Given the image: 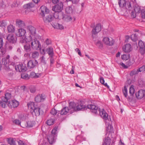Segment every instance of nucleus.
I'll use <instances>...</instances> for the list:
<instances>
[{"label": "nucleus", "instance_id": "obj_16", "mask_svg": "<svg viewBox=\"0 0 145 145\" xmlns=\"http://www.w3.org/2000/svg\"><path fill=\"white\" fill-rule=\"evenodd\" d=\"M46 97L44 95L41 94L37 95L35 98V101L37 103L43 101L45 99Z\"/></svg>", "mask_w": 145, "mask_h": 145}, {"label": "nucleus", "instance_id": "obj_51", "mask_svg": "<svg viewBox=\"0 0 145 145\" xmlns=\"http://www.w3.org/2000/svg\"><path fill=\"white\" fill-rule=\"evenodd\" d=\"M134 10L135 12L137 13H139L140 12V8L139 7H135L134 9Z\"/></svg>", "mask_w": 145, "mask_h": 145}, {"label": "nucleus", "instance_id": "obj_26", "mask_svg": "<svg viewBox=\"0 0 145 145\" xmlns=\"http://www.w3.org/2000/svg\"><path fill=\"white\" fill-rule=\"evenodd\" d=\"M111 140L109 137L105 138V140L103 142V145H110Z\"/></svg>", "mask_w": 145, "mask_h": 145}, {"label": "nucleus", "instance_id": "obj_3", "mask_svg": "<svg viewBox=\"0 0 145 145\" xmlns=\"http://www.w3.org/2000/svg\"><path fill=\"white\" fill-rule=\"evenodd\" d=\"M75 103L74 102H70L69 103V107H65L60 111H58V113L61 115H65L68 112L72 113L75 110Z\"/></svg>", "mask_w": 145, "mask_h": 145}, {"label": "nucleus", "instance_id": "obj_45", "mask_svg": "<svg viewBox=\"0 0 145 145\" xmlns=\"http://www.w3.org/2000/svg\"><path fill=\"white\" fill-rule=\"evenodd\" d=\"M9 60L5 58L3 59H2V63L6 66H7V64Z\"/></svg>", "mask_w": 145, "mask_h": 145}, {"label": "nucleus", "instance_id": "obj_44", "mask_svg": "<svg viewBox=\"0 0 145 145\" xmlns=\"http://www.w3.org/2000/svg\"><path fill=\"white\" fill-rule=\"evenodd\" d=\"M121 57L122 59L124 60H128L129 58V55L126 54H123L121 56Z\"/></svg>", "mask_w": 145, "mask_h": 145}, {"label": "nucleus", "instance_id": "obj_43", "mask_svg": "<svg viewBox=\"0 0 145 145\" xmlns=\"http://www.w3.org/2000/svg\"><path fill=\"white\" fill-rule=\"evenodd\" d=\"M135 89L132 86H131L129 88V92L130 94H131V96H132L133 95L134 93Z\"/></svg>", "mask_w": 145, "mask_h": 145}, {"label": "nucleus", "instance_id": "obj_38", "mask_svg": "<svg viewBox=\"0 0 145 145\" xmlns=\"http://www.w3.org/2000/svg\"><path fill=\"white\" fill-rule=\"evenodd\" d=\"M138 46L139 48H145V45L142 40H139L138 42Z\"/></svg>", "mask_w": 145, "mask_h": 145}, {"label": "nucleus", "instance_id": "obj_25", "mask_svg": "<svg viewBox=\"0 0 145 145\" xmlns=\"http://www.w3.org/2000/svg\"><path fill=\"white\" fill-rule=\"evenodd\" d=\"M16 25L20 27H24L25 26V24L24 22L21 20H18L16 23Z\"/></svg>", "mask_w": 145, "mask_h": 145}, {"label": "nucleus", "instance_id": "obj_54", "mask_svg": "<svg viewBox=\"0 0 145 145\" xmlns=\"http://www.w3.org/2000/svg\"><path fill=\"white\" fill-rule=\"evenodd\" d=\"M141 16L142 18L145 19V10L141 11Z\"/></svg>", "mask_w": 145, "mask_h": 145}, {"label": "nucleus", "instance_id": "obj_29", "mask_svg": "<svg viewBox=\"0 0 145 145\" xmlns=\"http://www.w3.org/2000/svg\"><path fill=\"white\" fill-rule=\"evenodd\" d=\"M24 50L27 52H30L31 50L30 44H26L24 46Z\"/></svg>", "mask_w": 145, "mask_h": 145}, {"label": "nucleus", "instance_id": "obj_11", "mask_svg": "<svg viewBox=\"0 0 145 145\" xmlns=\"http://www.w3.org/2000/svg\"><path fill=\"white\" fill-rule=\"evenodd\" d=\"M7 39L9 42L13 44L16 43L17 40L16 37L12 34H9L7 37Z\"/></svg>", "mask_w": 145, "mask_h": 145}, {"label": "nucleus", "instance_id": "obj_36", "mask_svg": "<svg viewBox=\"0 0 145 145\" xmlns=\"http://www.w3.org/2000/svg\"><path fill=\"white\" fill-rule=\"evenodd\" d=\"M96 45L99 48L101 49L103 47V44L101 41H97L96 43Z\"/></svg>", "mask_w": 145, "mask_h": 145}, {"label": "nucleus", "instance_id": "obj_58", "mask_svg": "<svg viewBox=\"0 0 145 145\" xmlns=\"http://www.w3.org/2000/svg\"><path fill=\"white\" fill-rule=\"evenodd\" d=\"M3 42L2 38L1 37L0 38V49L3 46Z\"/></svg>", "mask_w": 145, "mask_h": 145}, {"label": "nucleus", "instance_id": "obj_35", "mask_svg": "<svg viewBox=\"0 0 145 145\" xmlns=\"http://www.w3.org/2000/svg\"><path fill=\"white\" fill-rule=\"evenodd\" d=\"M27 126L29 127H32L35 125V122L33 121H28L27 122Z\"/></svg>", "mask_w": 145, "mask_h": 145}, {"label": "nucleus", "instance_id": "obj_55", "mask_svg": "<svg viewBox=\"0 0 145 145\" xmlns=\"http://www.w3.org/2000/svg\"><path fill=\"white\" fill-rule=\"evenodd\" d=\"M28 37L27 36H25V37ZM25 39H23V38H22L20 40V42L22 43H24L25 42H28L26 40H27V39H26V38L25 37Z\"/></svg>", "mask_w": 145, "mask_h": 145}, {"label": "nucleus", "instance_id": "obj_4", "mask_svg": "<svg viewBox=\"0 0 145 145\" xmlns=\"http://www.w3.org/2000/svg\"><path fill=\"white\" fill-rule=\"evenodd\" d=\"M118 4L120 7L124 9L130 10L132 9L131 3L130 2H126L125 0H118Z\"/></svg>", "mask_w": 145, "mask_h": 145}, {"label": "nucleus", "instance_id": "obj_30", "mask_svg": "<svg viewBox=\"0 0 145 145\" xmlns=\"http://www.w3.org/2000/svg\"><path fill=\"white\" fill-rule=\"evenodd\" d=\"M139 72V71L138 69H134L131 72L130 75L131 76H133L137 74Z\"/></svg>", "mask_w": 145, "mask_h": 145}, {"label": "nucleus", "instance_id": "obj_19", "mask_svg": "<svg viewBox=\"0 0 145 145\" xmlns=\"http://www.w3.org/2000/svg\"><path fill=\"white\" fill-rule=\"evenodd\" d=\"M26 33V30L23 28H20L18 29L16 33V35L19 37L24 36Z\"/></svg>", "mask_w": 145, "mask_h": 145}, {"label": "nucleus", "instance_id": "obj_47", "mask_svg": "<svg viewBox=\"0 0 145 145\" xmlns=\"http://www.w3.org/2000/svg\"><path fill=\"white\" fill-rule=\"evenodd\" d=\"M57 128L55 127L52 130V134L51 135H53L54 136L56 135L57 134Z\"/></svg>", "mask_w": 145, "mask_h": 145}, {"label": "nucleus", "instance_id": "obj_42", "mask_svg": "<svg viewBox=\"0 0 145 145\" xmlns=\"http://www.w3.org/2000/svg\"><path fill=\"white\" fill-rule=\"evenodd\" d=\"M7 104L6 103H4L3 102L0 101V106L1 107L5 108Z\"/></svg>", "mask_w": 145, "mask_h": 145}, {"label": "nucleus", "instance_id": "obj_53", "mask_svg": "<svg viewBox=\"0 0 145 145\" xmlns=\"http://www.w3.org/2000/svg\"><path fill=\"white\" fill-rule=\"evenodd\" d=\"M13 122L15 124L18 125H20V121L18 119H16L14 120Z\"/></svg>", "mask_w": 145, "mask_h": 145}, {"label": "nucleus", "instance_id": "obj_18", "mask_svg": "<svg viewBox=\"0 0 145 145\" xmlns=\"http://www.w3.org/2000/svg\"><path fill=\"white\" fill-rule=\"evenodd\" d=\"M145 93V91L143 89L140 90L135 94L136 97L138 99H141L144 96V93Z\"/></svg>", "mask_w": 145, "mask_h": 145}, {"label": "nucleus", "instance_id": "obj_1", "mask_svg": "<svg viewBox=\"0 0 145 145\" xmlns=\"http://www.w3.org/2000/svg\"><path fill=\"white\" fill-rule=\"evenodd\" d=\"M40 14L43 18L44 22L48 24L54 19L53 16L49 14V10L45 6H42L40 8Z\"/></svg>", "mask_w": 145, "mask_h": 145}, {"label": "nucleus", "instance_id": "obj_46", "mask_svg": "<svg viewBox=\"0 0 145 145\" xmlns=\"http://www.w3.org/2000/svg\"><path fill=\"white\" fill-rule=\"evenodd\" d=\"M21 77L22 78L25 79H28L29 78V77L28 76V75L26 73L22 74L21 75Z\"/></svg>", "mask_w": 145, "mask_h": 145}, {"label": "nucleus", "instance_id": "obj_22", "mask_svg": "<svg viewBox=\"0 0 145 145\" xmlns=\"http://www.w3.org/2000/svg\"><path fill=\"white\" fill-rule=\"evenodd\" d=\"M131 45L129 44H125L123 47V50L125 53H128L131 51Z\"/></svg>", "mask_w": 145, "mask_h": 145}, {"label": "nucleus", "instance_id": "obj_60", "mask_svg": "<svg viewBox=\"0 0 145 145\" xmlns=\"http://www.w3.org/2000/svg\"><path fill=\"white\" fill-rule=\"evenodd\" d=\"M5 7V5L3 4V1L2 0L0 1V7L4 8Z\"/></svg>", "mask_w": 145, "mask_h": 145}, {"label": "nucleus", "instance_id": "obj_63", "mask_svg": "<svg viewBox=\"0 0 145 145\" xmlns=\"http://www.w3.org/2000/svg\"><path fill=\"white\" fill-rule=\"evenodd\" d=\"M100 82L102 84H104L105 83L103 77H101L100 78Z\"/></svg>", "mask_w": 145, "mask_h": 145}, {"label": "nucleus", "instance_id": "obj_33", "mask_svg": "<svg viewBox=\"0 0 145 145\" xmlns=\"http://www.w3.org/2000/svg\"><path fill=\"white\" fill-rule=\"evenodd\" d=\"M40 62L42 63L44 65H45L46 63V58L44 55L42 56L40 58Z\"/></svg>", "mask_w": 145, "mask_h": 145}, {"label": "nucleus", "instance_id": "obj_64", "mask_svg": "<svg viewBox=\"0 0 145 145\" xmlns=\"http://www.w3.org/2000/svg\"><path fill=\"white\" fill-rule=\"evenodd\" d=\"M18 142L19 145H25L24 143L21 140H19Z\"/></svg>", "mask_w": 145, "mask_h": 145}, {"label": "nucleus", "instance_id": "obj_56", "mask_svg": "<svg viewBox=\"0 0 145 145\" xmlns=\"http://www.w3.org/2000/svg\"><path fill=\"white\" fill-rule=\"evenodd\" d=\"M65 17L66 18L67 21H71L72 20V17L70 16H65Z\"/></svg>", "mask_w": 145, "mask_h": 145}, {"label": "nucleus", "instance_id": "obj_5", "mask_svg": "<svg viewBox=\"0 0 145 145\" xmlns=\"http://www.w3.org/2000/svg\"><path fill=\"white\" fill-rule=\"evenodd\" d=\"M98 111L101 117L105 121L106 123L110 124L112 122L111 120L110 116H108L107 113L105 110L103 109L102 111H100L99 109Z\"/></svg>", "mask_w": 145, "mask_h": 145}, {"label": "nucleus", "instance_id": "obj_14", "mask_svg": "<svg viewBox=\"0 0 145 145\" xmlns=\"http://www.w3.org/2000/svg\"><path fill=\"white\" fill-rule=\"evenodd\" d=\"M87 109L88 108L90 109L92 112L96 114L97 113V111H98L99 109L97 106L94 105H89L86 106Z\"/></svg>", "mask_w": 145, "mask_h": 145}, {"label": "nucleus", "instance_id": "obj_32", "mask_svg": "<svg viewBox=\"0 0 145 145\" xmlns=\"http://www.w3.org/2000/svg\"><path fill=\"white\" fill-rule=\"evenodd\" d=\"M27 106L29 108L30 110L33 109L35 107L34 106V103L33 102H30L27 104Z\"/></svg>", "mask_w": 145, "mask_h": 145}, {"label": "nucleus", "instance_id": "obj_2", "mask_svg": "<svg viewBox=\"0 0 145 145\" xmlns=\"http://www.w3.org/2000/svg\"><path fill=\"white\" fill-rule=\"evenodd\" d=\"M27 41L30 43L32 48L33 49H40L41 45L39 41L36 39H33L32 37L29 35L28 37H26Z\"/></svg>", "mask_w": 145, "mask_h": 145}, {"label": "nucleus", "instance_id": "obj_17", "mask_svg": "<svg viewBox=\"0 0 145 145\" xmlns=\"http://www.w3.org/2000/svg\"><path fill=\"white\" fill-rule=\"evenodd\" d=\"M19 105L18 101L15 100H13L11 102L9 101L8 103V106L11 108H15L17 107Z\"/></svg>", "mask_w": 145, "mask_h": 145}, {"label": "nucleus", "instance_id": "obj_28", "mask_svg": "<svg viewBox=\"0 0 145 145\" xmlns=\"http://www.w3.org/2000/svg\"><path fill=\"white\" fill-rule=\"evenodd\" d=\"M55 136L53 135H51L48 137V140L50 144H52L55 142L54 139Z\"/></svg>", "mask_w": 145, "mask_h": 145}, {"label": "nucleus", "instance_id": "obj_23", "mask_svg": "<svg viewBox=\"0 0 145 145\" xmlns=\"http://www.w3.org/2000/svg\"><path fill=\"white\" fill-rule=\"evenodd\" d=\"M46 52L49 55L50 57H52L54 55V52L53 48L51 47H49L46 49Z\"/></svg>", "mask_w": 145, "mask_h": 145}, {"label": "nucleus", "instance_id": "obj_15", "mask_svg": "<svg viewBox=\"0 0 145 145\" xmlns=\"http://www.w3.org/2000/svg\"><path fill=\"white\" fill-rule=\"evenodd\" d=\"M101 30V24H97L95 28H93L92 31V35H97Z\"/></svg>", "mask_w": 145, "mask_h": 145}, {"label": "nucleus", "instance_id": "obj_48", "mask_svg": "<svg viewBox=\"0 0 145 145\" xmlns=\"http://www.w3.org/2000/svg\"><path fill=\"white\" fill-rule=\"evenodd\" d=\"M139 72H144L145 71V65H143L142 66L138 69Z\"/></svg>", "mask_w": 145, "mask_h": 145}, {"label": "nucleus", "instance_id": "obj_39", "mask_svg": "<svg viewBox=\"0 0 145 145\" xmlns=\"http://www.w3.org/2000/svg\"><path fill=\"white\" fill-rule=\"evenodd\" d=\"M123 93L125 97L126 98H127V89L125 86L124 87V89L123 91Z\"/></svg>", "mask_w": 145, "mask_h": 145}, {"label": "nucleus", "instance_id": "obj_49", "mask_svg": "<svg viewBox=\"0 0 145 145\" xmlns=\"http://www.w3.org/2000/svg\"><path fill=\"white\" fill-rule=\"evenodd\" d=\"M57 112V111L54 108H52L50 112L51 114L54 116L56 115Z\"/></svg>", "mask_w": 145, "mask_h": 145}, {"label": "nucleus", "instance_id": "obj_61", "mask_svg": "<svg viewBox=\"0 0 145 145\" xmlns=\"http://www.w3.org/2000/svg\"><path fill=\"white\" fill-rule=\"evenodd\" d=\"M75 50L78 52V54L81 56L82 57V56L81 54L80 50L78 48H76L75 49Z\"/></svg>", "mask_w": 145, "mask_h": 145}, {"label": "nucleus", "instance_id": "obj_41", "mask_svg": "<svg viewBox=\"0 0 145 145\" xmlns=\"http://www.w3.org/2000/svg\"><path fill=\"white\" fill-rule=\"evenodd\" d=\"M8 143L11 145H15V142L12 138H10L8 139Z\"/></svg>", "mask_w": 145, "mask_h": 145}, {"label": "nucleus", "instance_id": "obj_10", "mask_svg": "<svg viewBox=\"0 0 145 145\" xmlns=\"http://www.w3.org/2000/svg\"><path fill=\"white\" fill-rule=\"evenodd\" d=\"M11 97V95L10 93H7L5 95L4 97H2L0 98V101H2L3 102L8 103V100L10 99Z\"/></svg>", "mask_w": 145, "mask_h": 145}, {"label": "nucleus", "instance_id": "obj_13", "mask_svg": "<svg viewBox=\"0 0 145 145\" xmlns=\"http://www.w3.org/2000/svg\"><path fill=\"white\" fill-rule=\"evenodd\" d=\"M76 104H75V107L76 109L74 111H79L80 110H83L86 109H87V107L85 105L81 103V101L79 102L78 104L77 105L76 107Z\"/></svg>", "mask_w": 145, "mask_h": 145}, {"label": "nucleus", "instance_id": "obj_57", "mask_svg": "<svg viewBox=\"0 0 145 145\" xmlns=\"http://www.w3.org/2000/svg\"><path fill=\"white\" fill-rule=\"evenodd\" d=\"M45 42L47 45H48L51 44V41L50 40L48 39H47L46 40Z\"/></svg>", "mask_w": 145, "mask_h": 145}, {"label": "nucleus", "instance_id": "obj_52", "mask_svg": "<svg viewBox=\"0 0 145 145\" xmlns=\"http://www.w3.org/2000/svg\"><path fill=\"white\" fill-rule=\"evenodd\" d=\"M145 48H139L140 52L142 55H144L145 53Z\"/></svg>", "mask_w": 145, "mask_h": 145}, {"label": "nucleus", "instance_id": "obj_6", "mask_svg": "<svg viewBox=\"0 0 145 145\" xmlns=\"http://www.w3.org/2000/svg\"><path fill=\"white\" fill-rule=\"evenodd\" d=\"M103 41L105 44L109 46H112L114 43V40L111 37H105L103 38Z\"/></svg>", "mask_w": 145, "mask_h": 145}, {"label": "nucleus", "instance_id": "obj_8", "mask_svg": "<svg viewBox=\"0 0 145 145\" xmlns=\"http://www.w3.org/2000/svg\"><path fill=\"white\" fill-rule=\"evenodd\" d=\"M63 4L62 2H60L53 7L52 8V10L56 12H59L63 9Z\"/></svg>", "mask_w": 145, "mask_h": 145}, {"label": "nucleus", "instance_id": "obj_12", "mask_svg": "<svg viewBox=\"0 0 145 145\" xmlns=\"http://www.w3.org/2000/svg\"><path fill=\"white\" fill-rule=\"evenodd\" d=\"M27 29L29 31V35L32 37L35 36L36 34V30L35 28L31 25H29L27 27Z\"/></svg>", "mask_w": 145, "mask_h": 145}, {"label": "nucleus", "instance_id": "obj_40", "mask_svg": "<svg viewBox=\"0 0 145 145\" xmlns=\"http://www.w3.org/2000/svg\"><path fill=\"white\" fill-rule=\"evenodd\" d=\"M66 12L68 14H70L72 12V9L71 7H67L65 10Z\"/></svg>", "mask_w": 145, "mask_h": 145}, {"label": "nucleus", "instance_id": "obj_31", "mask_svg": "<svg viewBox=\"0 0 145 145\" xmlns=\"http://www.w3.org/2000/svg\"><path fill=\"white\" fill-rule=\"evenodd\" d=\"M32 57L33 59H36L38 57L39 53L38 52L34 51L32 53Z\"/></svg>", "mask_w": 145, "mask_h": 145}, {"label": "nucleus", "instance_id": "obj_59", "mask_svg": "<svg viewBox=\"0 0 145 145\" xmlns=\"http://www.w3.org/2000/svg\"><path fill=\"white\" fill-rule=\"evenodd\" d=\"M53 56L52 57H50V65L53 64L54 62V60L53 57Z\"/></svg>", "mask_w": 145, "mask_h": 145}, {"label": "nucleus", "instance_id": "obj_21", "mask_svg": "<svg viewBox=\"0 0 145 145\" xmlns=\"http://www.w3.org/2000/svg\"><path fill=\"white\" fill-rule=\"evenodd\" d=\"M40 108L38 107H35L33 109L30 110V112L33 115L38 116L40 115Z\"/></svg>", "mask_w": 145, "mask_h": 145}, {"label": "nucleus", "instance_id": "obj_34", "mask_svg": "<svg viewBox=\"0 0 145 145\" xmlns=\"http://www.w3.org/2000/svg\"><path fill=\"white\" fill-rule=\"evenodd\" d=\"M19 118L22 120H25L28 118L26 114H22L19 115Z\"/></svg>", "mask_w": 145, "mask_h": 145}, {"label": "nucleus", "instance_id": "obj_50", "mask_svg": "<svg viewBox=\"0 0 145 145\" xmlns=\"http://www.w3.org/2000/svg\"><path fill=\"white\" fill-rule=\"evenodd\" d=\"M36 88L34 86L31 87L30 88V90L32 93H34L36 91Z\"/></svg>", "mask_w": 145, "mask_h": 145}, {"label": "nucleus", "instance_id": "obj_62", "mask_svg": "<svg viewBox=\"0 0 145 145\" xmlns=\"http://www.w3.org/2000/svg\"><path fill=\"white\" fill-rule=\"evenodd\" d=\"M120 65H121L124 68L126 69L128 68V67L126 66L125 64L123 63H120Z\"/></svg>", "mask_w": 145, "mask_h": 145}, {"label": "nucleus", "instance_id": "obj_24", "mask_svg": "<svg viewBox=\"0 0 145 145\" xmlns=\"http://www.w3.org/2000/svg\"><path fill=\"white\" fill-rule=\"evenodd\" d=\"M34 6L35 5L32 2H30L25 4L24 5V8L25 9H28L33 8Z\"/></svg>", "mask_w": 145, "mask_h": 145}, {"label": "nucleus", "instance_id": "obj_27", "mask_svg": "<svg viewBox=\"0 0 145 145\" xmlns=\"http://www.w3.org/2000/svg\"><path fill=\"white\" fill-rule=\"evenodd\" d=\"M7 30L8 33L14 32L15 31L14 27L12 25H10L7 27Z\"/></svg>", "mask_w": 145, "mask_h": 145}, {"label": "nucleus", "instance_id": "obj_20", "mask_svg": "<svg viewBox=\"0 0 145 145\" xmlns=\"http://www.w3.org/2000/svg\"><path fill=\"white\" fill-rule=\"evenodd\" d=\"M131 39L133 41L135 42L133 44V46L135 48L136 47L137 48H138V46H137V42H135L138 39L137 35L136 34H132L131 36Z\"/></svg>", "mask_w": 145, "mask_h": 145}, {"label": "nucleus", "instance_id": "obj_9", "mask_svg": "<svg viewBox=\"0 0 145 145\" xmlns=\"http://www.w3.org/2000/svg\"><path fill=\"white\" fill-rule=\"evenodd\" d=\"M15 70L17 71L24 72L27 69V67L25 64H21L15 66Z\"/></svg>", "mask_w": 145, "mask_h": 145}, {"label": "nucleus", "instance_id": "obj_37", "mask_svg": "<svg viewBox=\"0 0 145 145\" xmlns=\"http://www.w3.org/2000/svg\"><path fill=\"white\" fill-rule=\"evenodd\" d=\"M54 120L53 119H50L47 121L46 123L49 125H51L54 124Z\"/></svg>", "mask_w": 145, "mask_h": 145}, {"label": "nucleus", "instance_id": "obj_7", "mask_svg": "<svg viewBox=\"0 0 145 145\" xmlns=\"http://www.w3.org/2000/svg\"><path fill=\"white\" fill-rule=\"evenodd\" d=\"M38 62L36 60H30L27 63V67L28 69H33L38 65Z\"/></svg>", "mask_w": 145, "mask_h": 145}]
</instances>
